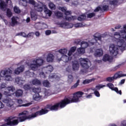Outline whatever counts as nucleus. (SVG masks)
Instances as JSON below:
<instances>
[{"label":"nucleus","mask_w":126,"mask_h":126,"mask_svg":"<svg viewBox=\"0 0 126 126\" xmlns=\"http://www.w3.org/2000/svg\"><path fill=\"white\" fill-rule=\"evenodd\" d=\"M84 94V93L81 91L77 92L73 94L72 98H68L65 97L63 100H61L60 102L57 103L54 105L47 104L46 105V109H49L50 111H58L59 107L62 109L64 108L66 105L71 103H77L80 102L79 98L82 97Z\"/></svg>","instance_id":"nucleus-1"},{"label":"nucleus","mask_w":126,"mask_h":126,"mask_svg":"<svg viewBox=\"0 0 126 126\" xmlns=\"http://www.w3.org/2000/svg\"><path fill=\"white\" fill-rule=\"evenodd\" d=\"M49 110L46 109H41V110L36 111L35 113H32L31 115L27 116L29 114L28 111H24L19 114V116H23L22 117H18V119L19 120L20 123L25 122L26 120H32L34 118H36L39 116H43V115H46L48 113Z\"/></svg>","instance_id":"nucleus-2"},{"label":"nucleus","mask_w":126,"mask_h":126,"mask_svg":"<svg viewBox=\"0 0 126 126\" xmlns=\"http://www.w3.org/2000/svg\"><path fill=\"white\" fill-rule=\"evenodd\" d=\"M80 64L82 67V69H81V73H87L88 72V69L91 65L90 62H88V60L87 58H80L79 59Z\"/></svg>","instance_id":"nucleus-3"},{"label":"nucleus","mask_w":126,"mask_h":126,"mask_svg":"<svg viewBox=\"0 0 126 126\" xmlns=\"http://www.w3.org/2000/svg\"><path fill=\"white\" fill-rule=\"evenodd\" d=\"M32 63L29 64L28 66L32 70L36 71L38 69V67H40V66L43 65L44 60L41 59H34L32 61Z\"/></svg>","instance_id":"nucleus-4"},{"label":"nucleus","mask_w":126,"mask_h":126,"mask_svg":"<svg viewBox=\"0 0 126 126\" xmlns=\"http://www.w3.org/2000/svg\"><path fill=\"white\" fill-rule=\"evenodd\" d=\"M12 73V71L9 68L6 70H2L0 72V76L1 77H5V80H7V81H10V80H11Z\"/></svg>","instance_id":"nucleus-5"},{"label":"nucleus","mask_w":126,"mask_h":126,"mask_svg":"<svg viewBox=\"0 0 126 126\" xmlns=\"http://www.w3.org/2000/svg\"><path fill=\"white\" fill-rule=\"evenodd\" d=\"M32 90L35 93L33 95V100L35 101H42L43 98L42 96L40 95L39 93H41V88H33Z\"/></svg>","instance_id":"nucleus-6"},{"label":"nucleus","mask_w":126,"mask_h":126,"mask_svg":"<svg viewBox=\"0 0 126 126\" xmlns=\"http://www.w3.org/2000/svg\"><path fill=\"white\" fill-rule=\"evenodd\" d=\"M13 119H15V117H8L7 119L5 120V122H6L7 123L6 124H3L0 126H17L18 124H19V121H18V120H13ZM12 120H13V121H11Z\"/></svg>","instance_id":"nucleus-7"},{"label":"nucleus","mask_w":126,"mask_h":126,"mask_svg":"<svg viewBox=\"0 0 126 126\" xmlns=\"http://www.w3.org/2000/svg\"><path fill=\"white\" fill-rule=\"evenodd\" d=\"M5 90L6 91L4 92V94L6 95V96H8L11 92H14V91H15V88L12 86H11L6 88Z\"/></svg>","instance_id":"nucleus-8"},{"label":"nucleus","mask_w":126,"mask_h":126,"mask_svg":"<svg viewBox=\"0 0 126 126\" xmlns=\"http://www.w3.org/2000/svg\"><path fill=\"white\" fill-rule=\"evenodd\" d=\"M60 27L62 28H67V29H69L73 27V24L71 23H69L67 22H64L63 23L60 24Z\"/></svg>","instance_id":"nucleus-9"},{"label":"nucleus","mask_w":126,"mask_h":126,"mask_svg":"<svg viewBox=\"0 0 126 126\" xmlns=\"http://www.w3.org/2000/svg\"><path fill=\"white\" fill-rule=\"evenodd\" d=\"M3 103H5L6 104V105L9 107H12V106H13V104H14L13 101H12V100L11 98L8 97L4 99L3 100Z\"/></svg>","instance_id":"nucleus-10"},{"label":"nucleus","mask_w":126,"mask_h":126,"mask_svg":"<svg viewBox=\"0 0 126 126\" xmlns=\"http://www.w3.org/2000/svg\"><path fill=\"white\" fill-rule=\"evenodd\" d=\"M72 70L73 71L78 70L79 69V63L76 61L72 62Z\"/></svg>","instance_id":"nucleus-11"},{"label":"nucleus","mask_w":126,"mask_h":126,"mask_svg":"<svg viewBox=\"0 0 126 126\" xmlns=\"http://www.w3.org/2000/svg\"><path fill=\"white\" fill-rule=\"evenodd\" d=\"M97 35H98V33H96L94 34V38L92 40L93 42H91V44H92V45H94V43H97V40H99V41H101V39H102V36L101 35L96 36Z\"/></svg>","instance_id":"nucleus-12"},{"label":"nucleus","mask_w":126,"mask_h":126,"mask_svg":"<svg viewBox=\"0 0 126 126\" xmlns=\"http://www.w3.org/2000/svg\"><path fill=\"white\" fill-rule=\"evenodd\" d=\"M126 75V74H123V71H119L117 72L114 74V77H115V79H118V78H121V77H124Z\"/></svg>","instance_id":"nucleus-13"},{"label":"nucleus","mask_w":126,"mask_h":126,"mask_svg":"<svg viewBox=\"0 0 126 126\" xmlns=\"http://www.w3.org/2000/svg\"><path fill=\"white\" fill-rule=\"evenodd\" d=\"M6 7H7V5L5 3V2L3 0H0V9L1 10L5 11Z\"/></svg>","instance_id":"nucleus-14"},{"label":"nucleus","mask_w":126,"mask_h":126,"mask_svg":"<svg viewBox=\"0 0 126 126\" xmlns=\"http://www.w3.org/2000/svg\"><path fill=\"white\" fill-rule=\"evenodd\" d=\"M18 19V17H12L11 18V26L13 27H14L15 25L18 24V21H17V20Z\"/></svg>","instance_id":"nucleus-15"},{"label":"nucleus","mask_w":126,"mask_h":126,"mask_svg":"<svg viewBox=\"0 0 126 126\" xmlns=\"http://www.w3.org/2000/svg\"><path fill=\"white\" fill-rule=\"evenodd\" d=\"M55 59V56L52 54H49L47 55L46 61L48 63H53Z\"/></svg>","instance_id":"nucleus-16"},{"label":"nucleus","mask_w":126,"mask_h":126,"mask_svg":"<svg viewBox=\"0 0 126 126\" xmlns=\"http://www.w3.org/2000/svg\"><path fill=\"white\" fill-rule=\"evenodd\" d=\"M23 71H24V67L20 66V67H18L17 68L15 69L14 73L15 74H19L20 72H23Z\"/></svg>","instance_id":"nucleus-17"},{"label":"nucleus","mask_w":126,"mask_h":126,"mask_svg":"<svg viewBox=\"0 0 126 126\" xmlns=\"http://www.w3.org/2000/svg\"><path fill=\"white\" fill-rule=\"evenodd\" d=\"M15 82L16 83H17V84H19V85H23L24 80H23V79L22 77H17L15 78Z\"/></svg>","instance_id":"nucleus-18"},{"label":"nucleus","mask_w":126,"mask_h":126,"mask_svg":"<svg viewBox=\"0 0 126 126\" xmlns=\"http://www.w3.org/2000/svg\"><path fill=\"white\" fill-rule=\"evenodd\" d=\"M15 94L16 97L17 98L19 97H22V95H23V91L21 89H18L16 91Z\"/></svg>","instance_id":"nucleus-19"},{"label":"nucleus","mask_w":126,"mask_h":126,"mask_svg":"<svg viewBox=\"0 0 126 126\" xmlns=\"http://www.w3.org/2000/svg\"><path fill=\"white\" fill-rule=\"evenodd\" d=\"M103 62H112V60L113 59L111 58V57L108 55V54H105L103 58Z\"/></svg>","instance_id":"nucleus-20"},{"label":"nucleus","mask_w":126,"mask_h":126,"mask_svg":"<svg viewBox=\"0 0 126 126\" xmlns=\"http://www.w3.org/2000/svg\"><path fill=\"white\" fill-rule=\"evenodd\" d=\"M32 83L33 85H36V86L41 85V81H40L38 79H34L32 80Z\"/></svg>","instance_id":"nucleus-21"},{"label":"nucleus","mask_w":126,"mask_h":126,"mask_svg":"<svg viewBox=\"0 0 126 126\" xmlns=\"http://www.w3.org/2000/svg\"><path fill=\"white\" fill-rule=\"evenodd\" d=\"M23 88L25 91H29L30 90H32V87L30 85V84H26L23 86Z\"/></svg>","instance_id":"nucleus-22"},{"label":"nucleus","mask_w":126,"mask_h":126,"mask_svg":"<svg viewBox=\"0 0 126 126\" xmlns=\"http://www.w3.org/2000/svg\"><path fill=\"white\" fill-rule=\"evenodd\" d=\"M89 46V44H88V42H86L85 41H83L81 43V48H83V49H86L87 47Z\"/></svg>","instance_id":"nucleus-23"},{"label":"nucleus","mask_w":126,"mask_h":126,"mask_svg":"<svg viewBox=\"0 0 126 126\" xmlns=\"http://www.w3.org/2000/svg\"><path fill=\"white\" fill-rule=\"evenodd\" d=\"M95 55L97 57H102L103 56V50L102 49H97L95 51Z\"/></svg>","instance_id":"nucleus-24"},{"label":"nucleus","mask_w":126,"mask_h":126,"mask_svg":"<svg viewBox=\"0 0 126 126\" xmlns=\"http://www.w3.org/2000/svg\"><path fill=\"white\" fill-rule=\"evenodd\" d=\"M44 12L46 14H48V16H51L52 15V11L49 10L46 6H44Z\"/></svg>","instance_id":"nucleus-25"},{"label":"nucleus","mask_w":126,"mask_h":126,"mask_svg":"<svg viewBox=\"0 0 126 126\" xmlns=\"http://www.w3.org/2000/svg\"><path fill=\"white\" fill-rule=\"evenodd\" d=\"M46 73H48V72H52L53 70H54V67L51 65H49L46 67Z\"/></svg>","instance_id":"nucleus-26"},{"label":"nucleus","mask_w":126,"mask_h":126,"mask_svg":"<svg viewBox=\"0 0 126 126\" xmlns=\"http://www.w3.org/2000/svg\"><path fill=\"white\" fill-rule=\"evenodd\" d=\"M42 84L44 87L49 88L50 87V85H51V84L50 83V82L48 81L47 80H44L42 82Z\"/></svg>","instance_id":"nucleus-27"},{"label":"nucleus","mask_w":126,"mask_h":126,"mask_svg":"<svg viewBox=\"0 0 126 126\" xmlns=\"http://www.w3.org/2000/svg\"><path fill=\"white\" fill-rule=\"evenodd\" d=\"M86 18V15L85 14H83V15H80L78 17L77 20L79 21H83V20H85Z\"/></svg>","instance_id":"nucleus-28"},{"label":"nucleus","mask_w":126,"mask_h":126,"mask_svg":"<svg viewBox=\"0 0 126 126\" xmlns=\"http://www.w3.org/2000/svg\"><path fill=\"white\" fill-rule=\"evenodd\" d=\"M61 60L64 63H67L69 61V57L66 55H64L61 58Z\"/></svg>","instance_id":"nucleus-29"},{"label":"nucleus","mask_w":126,"mask_h":126,"mask_svg":"<svg viewBox=\"0 0 126 126\" xmlns=\"http://www.w3.org/2000/svg\"><path fill=\"white\" fill-rule=\"evenodd\" d=\"M31 18L32 20H33L35 21V20H37V16L36 13L34 12H31Z\"/></svg>","instance_id":"nucleus-30"},{"label":"nucleus","mask_w":126,"mask_h":126,"mask_svg":"<svg viewBox=\"0 0 126 126\" xmlns=\"http://www.w3.org/2000/svg\"><path fill=\"white\" fill-rule=\"evenodd\" d=\"M118 2H119V1H118V0H109V4L111 5H114V6H115V5H117V4H118Z\"/></svg>","instance_id":"nucleus-31"},{"label":"nucleus","mask_w":126,"mask_h":126,"mask_svg":"<svg viewBox=\"0 0 126 126\" xmlns=\"http://www.w3.org/2000/svg\"><path fill=\"white\" fill-rule=\"evenodd\" d=\"M120 36H125L126 34V25L124 26V30L121 31Z\"/></svg>","instance_id":"nucleus-32"},{"label":"nucleus","mask_w":126,"mask_h":126,"mask_svg":"<svg viewBox=\"0 0 126 126\" xmlns=\"http://www.w3.org/2000/svg\"><path fill=\"white\" fill-rule=\"evenodd\" d=\"M6 15L7 17H11L12 16V12L10 9L8 8L6 11Z\"/></svg>","instance_id":"nucleus-33"},{"label":"nucleus","mask_w":126,"mask_h":126,"mask_svg":"<svg viewBox=\"0 0 126 126\" xmlns=\"http://www.w3.org/2000/svg\"><path fill=\"white\" fill-rule=\"evenodd\" d=\"M59 52L60 54H62V55H65V54H67V49L64 48L63 49H60L59 50Z\"/></svg>","instance_id":"nucleus-34"},{"label":"nucleus","mask_w":126,"mask_h":126,"mask_svg":"<svg viewBox=\"0 0 126 126\" xmlns=\"http://www.w3.org/2000/svg\"><path fill=\"white\" fill-rule=\"evenodd\" d=\"M35 10H36V11H38V12H42V11H43V8L42 6H35Z\"/></svg>","instance_id":"nucleus-35"},{"label":"nucleus","mask_w":126,"mask_h":126,"mask_svg":"<svg viewBox=\"0 0 126 126\" xmlns=\"http://www.w3.org/2000/svg\"><path fill=\"white\" fill-rule=\"evenodd\" d=\"M114 79H116V78L114 75L113 77H108L106 78V81H108V82H112L114 81Z\"/></svg>","instance_id":"nucleus-36"},{"label":"nucleus","mask_w":126,"mask_h":126,"mask_svg":"<svg viewBox=\"0 0 126 126\" xmlns=\"http://www.w3.org/2000/svg\"><path fill=\"white\" fill-rule=\"evenodd\" d=\"M77 52L78 54H84L85 53V49L82 47H80L77 49Z\"/></svg>","instance_id":"nucleus-37"},{"label":"nucleus","mask_w":126,"mask_h":126,"mask_svg":"<svg viewBox=\"0 0 126 126\" xmlns=\"http://www.w3.org/2000/svg\"><path fill=\"white\" fill-rule=\"evenodd\" d=\"M79 82H80V81L78 80L76 83L71 87V89H74V88H76V87L79 85Z\"/></svg>","instance_id":"nucleus-38"},{"label":"nucleus","mask_w":126,"mask_h":126,"mask_svg":"<svg viewBox=\"0 0 126 126\" xmlns=\"http://www.w3.org/2000/svg\"><path fill=\"white\" fill-rule=\"evenodd\" d=\"M103 87H106V85H102V84H99L98 85H97L95 86V90H100V88H103Z\"/></svg>","instance_id":"nucleus-39"},{"label":"nucleus","mask_w":126,"mask_h":126,"mask_svg":"<svg viewBox=\"0 0 126 126\" xmlns=\"http://www.w3.org/2000/svg\"><path fill=\"white\" fill-rule=\"evenodd\" d=\"M55 15L57 16L58 18H61V17H63V13L60 11H58L55 13Z\"/></svg>","instance_id":"nucleus-40"},{"label":"nucleus","mask_w":126,"mask_h":126,"mask_svg":"<svg viewBox=\"0 0 126 126\" xmlns=\"http://www.w3.org/2000/svg\"><path fill=\"white\" fill-rule=\"evenodd\" d=\"M14 11L15 13H20L21 11L19 9V8L17 7V6H15L14 7Z\"/></svg>","instance_id":"nucleus-41"},{"label":"nucleus","mask_w":126,"mask_h":126,"mask_svg":"<svg viewBox=\"0 0 126 126\" xmlns=\"http://www.w3.org/2000/svg\"><path fill=\"white\" fill-rule=\"evenodd\" d=\"M73 81V76H72V75H69L68 76V82H70V83H71Z\"/></svg>","instance_id":"nucleus-42"},{"label":"nucleus","mask_w":126,"mask_h":126,"mask_svg":"<svg viewBox=\"0 0 126 126\" xmlns=\"http://www.w3.org/2000/svg\"><path fill=\"white\" fill-rule=\"evenodd\" d=\"M95 14L94 12L90 13L87 14V18H92L95 16Z\"/></svg>","instance_id":"nucleus-43"},{"label":"nucleus","mask_w":126,"mask_h":126,"mask_svg":"<svg viewBox=\"0 0 126 126\" xmlns=\"http://www.w3.org/2000/svg\"><path fill=\"white\" fill-rule=\"evenodd\" d=\"M106 86H107V87H109L110 88V89H111V90H113V89H114V84H113L111 83H108L106 85Z\"/></svg>","instance_id":"nucleus-44"},{"label":"nucleus","mask_w":126,"mask_h":126,"mask_svg":"<svg viewBox=\"0 0 126 126\" xmlns=\"http://www.w3.org/2000/svg\"><path fill=\"white\" fill-rule=\"evenodd\" d=\"M75 27H77V28L79 27H84L85 26V25H84L83 23H78L76 24L75 25Z\"/></svg>","instance_id":"nucleus-45"},{"label":"nucleus","mask_w":126,"mask_h":126,"mask_svg":"<svg viewBox=\"0 0 126 126\" xmlns=\"http://www.w3.org/2000/svg\"><path fill=\"white\" fill-rule=\"evenodd\" d=\"M74 44H76L77 45H81V39H75L74 41Z\"/></svg>","instance_id":"nucleus-46"},{"label":"nucleus","mask_w":126,"mask_h":126,"mask_svg":"<svg viewBox=\"0 0 126 126\" xmlns=\"http://www.w3.org/2000/svg\"><path fill=\"white\" fill-rule=\"evenodd\" d=\"M49 6L51 9H55V8H56V5H55L53 3H50L49 4Z\"/></svg>","instance_id":"nucleus-47"},{"label":"nucleus","mask_w":126,"mask_h":126,"mask_svg":"<svg viewBox=\"0 0 126 126\" xmlns=\"http://www.w3.org/2000/svg\"><path fill=\"white\" fill-rule=\"evenodd\" d=\"M102 8L104 11H108V10H109V6L107 5H103Z\"/></svg>","instance_id":"nucleus-48"},{"label":"nucleus","mask_w":126,"mask_h":126,"mask_svg":"<svg viewBox=\"0 0 126 126\" xmlns=\"http://www.w3.org/2000/svg\"><path fill=\"white\" fill-rule=\"evenodd\" d=\"M91 81H92V80L86 79L83 81V84H88V83H90Z\"/></svg>","instance_id":"nucleus-49"},{"label":"nucleus","mask_w":126,"mask_h":126,"mask_svg":"<svg viewBox=\"0 0 126 126\" xmlns=\"http://www.w3.org/2000/svg\"><path fill=\"white\" fill-rule=\"evenodd\" d=\"M29 3L32 4V5H35L36 4V1L34 0H29Z\"/></svg>","instance_id":"nucleus-50"},{"label":"nucleus","mask_w":126,"mask_h":126,"mask_svg":"<svg viewBox=\"0 0 126 126\" xmlns=\"http://www.w3.org/2000/svg\"><path fill=\"white\" fill-rule=\"evenodd\" d=\"M65 18L66 20H67L68 21H70L72 20V19H73V16H72V17L65 16Z\"/></svg>","instance_id":"nucleus-51"},{"label":"nucleus","mask_w":126,"mask_h":126,"mask_svg":"<svg viewBox=\"0 0 126 126\" xmlns=\"http://www.w3.org/2000/svg\"><path fill=\"white\" fill-rule=\"evenodd\" d=\"M94 94L96 97H99L100 96V93H99V92L97 90L94 91Z\"/></svg>","instance_id":"nucleus-52"},{"label":"nucleus","mask_w":126,"mask_h":126,"mask_svg":"<svg viewBox=\"0 0 126 126\" xmlns=\"http://www.w3.org/2000/svg\"><path fill=\"white\" fill-rule=\"evenodd\" d=\"M40 76L41 77H42L43 78H46V75L45 74V73L44 72H41L39 73Z\"/></svg>","instance_id":"nucleus-53"},{"label":"nucleus","mask_w":126,"mask_h":126,"mask_svg":"<svg viewBox=\"0 0 126 126\" xmlns=\"http://www.w3.org/2000/svg\"><path fill=\"white\" fill-rule=\"evenodd\" d=\"M60 10L62 11L63 12L65 13V12L66 11V7H62L60 8Z\"/></svg>","instance_id":"nucleus-54"},{"label":"nucleus","mask_w":126,"mask_h":126,"mask_svg":"<svg viewBox=\"0 0 126 126\" xmlns=\"http://www.w3.org/2000/svg\"><path fill=\"white\" fill-rule=\"evenodd\" d=\"M99 10H101V7L98 6L94 10V12H98Z\"/></svg>","instance_id":"nucleus-55"},{"label":"nucleus","mask_w":126,"mask_h":126,"mask_svg":"<svg viewBox=\"0 0 126 126\" xmlns=\"http://www.w3.org/2000/svg\"><path fill=\"white\" fill-rule=\"evenodd\" d=\"M70 50L73 53H74V52H75V51L76 50V47L74 46L70 48Z\"/></svg>","instance_id":"nucleus-56"},{"label":"nucleus","mask_w":126,"mask_h":126,"mask_svg":"<svg viewBox=\"0 0 126 126\" xmlns=\"http://www.w3.org/2000/svg\"><path fill=\"white\" fill-rule=\"evenodd\" d=\"M121 64H119L118 65L115 66L114 68H113V70H117V69H118V68H120V67H121Z\"/></svg>","instance_id":"nucleus-57"},{"label":"nucleus","mask_w":126,"mask_h":126,"mask_svg":"<svg viewBox=\"0 0 126 126\" xmlns=\"http://www.w3.org/2000/svg\"><path fill=\"white\" fill-rule=\"evenodd\" d=\"M54 78H56V75L52 74L49 76V79H53Z\"/></svg>","instance_id":"nucleus-58"},{"label":"nucleus","mask_w":126,"mask_h":126,"mask_svg":"<svg viewBox=\"0 0 126 126\" xmlns=\"http://www.w3.org/2000/svg\"><path fill=\"white\" fill-rule=\"evenodd\" d=\"M51 33H52V31H51L50 30H47L45 32V34L46 35H50Z\"/></svg>","instance_id":"nucleus-59"},{"label":"nucleus","mask_w":126,"mask_h":126,"mask_svg":"<svg viewBox=\"0 0 126 126\" xmlns=\"http://www.w3.org/2000/svg\"><path fill=\"white\" fill-rule=\"evenodd\" d=\"M70 14H71V12L69 11L66 10V11L64 13L65 15H69Z\"/></svg>","instance_id":"nucleus-60"},{"label":"nucleus","mask_w":126,"mask_h":126,"mask_svg":"<svg viewBox=\"0 0 126 126\" xmlns=\"http://www.w3.org/2000/svg\"><path fill=\"white\" fill-rule=\"evenodd\" d=\"M126 82V79H123L121 80L120 82L119 83V84H121V85L124 84Z\"/></svg>","instance_id":"nucleus-61"},{"label":"nucleus","mask_w":126,"mask_h":126,"mask_svg":"<svg viewBox=\"0 0 126 126\" xmlns=\"http://www.w3.org/2000/svg\"><path fill=\"white\" fill-rule=\"evenodd\" d=\"M66 71H68V72H70L71 71V68H70V66H68L66 68Z\"/></svg>","instance_id":"nucleus-62"},{"label":"nucleus","mask_w":126,"mask_h":126,"mask_svg":"<svg viewBox=\"0 0 126 126\" xmlns=\"http://www.w3.org/2000/svg\"><path fill=\"white\" fill-rule=\"evenodd\" d=\"M0 88H1V89L5 88V83L1 84V86H0Z\"/></svg>","instance_id":"nucleus-63"},{"label":"nucleus","mask_w":126,"mask_h":126,"mask_svg":"<svg viewBox=\"0 0 126 126\" xmlns=\"http://www.w3.org/2000/svg\"><path fill=\"white\" fill-rule=\"evenodd\" d=\"M121 126H126V121H123L121 124Z\"/></svg>","instance_id":"nucleus-64"}]
</instances>
